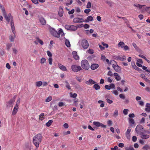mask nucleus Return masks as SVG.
Masks as SVG:
<instances>
[{
    "label": "nucleus",
    "mask_w": 150,
    "mask_h": 150,
    "mask_svg": "<svg viewBox=\"0 0 150 150\" xmlns=\"http://www.w3.org/2000/svg\"><path fill=\"white\" fill-rule=\"evenodd\" d=\"M102 103L100 105V107H104L105 104L103 103V102L101 100H99L98 101V103Z\"/></svg>",
    "instance_id": "obj_35"
},
{
    "label": "nucleus",
    "mask_w": 150,
    "mask_h": 150,
    "mask_svg": "<svg viewBox=\"0 0 150 150\" xmlns=\"http://www.w3.org/2000/svg\"><path fill=\"white\" fill-rule=\"evenodd\" d=\"M85 83L86 84L88 85H92L95 84L96 82L94 81L92 79H90L89 80L86 81Z\"/></svg>",
    "instance_id": "obj_12"
},
{
    "label": "nucleus",
    "mask_w": 150,
    "mask_h": 150,
    "mask_svg": "<svg viewBox=\"0 0 150 150\" xmlns=\"http://www.w3.org/2000/svg\"><path fill=\"white\" fill-rule=\"evenodd\" d=\"M52 122L53 121L52 120H49L48 122L46 123V126L47 127H49L51 125Z\"/></svg>",
    "instance_id": "obj_30"
},
{
    "label": "nucleus",
    "mask_w": 150,
    "mask_h": 150,
    "mask_svg": "<svg viewBox=\"0 0 150 150\" xmlns=\"http://www.w3.org/2000/svg\"><path fill=\"white\" fill-rule=\"evenodd\" d=\"M126 150H134L133 147L132 146H130Z\"/></svg>",
    "instance_id": "obj_64"
},
{
    "label": "nucleus",
    "mask_w": 150,
    "mask_h": 150,
    "mask_svg": "<svg viewBox=\"0 0 150 150\" xmlns=\"http://www.w3.org/2000/svg\"><path fill=\"white\" fill-rule=\"evenodd\" d=\"M123 48H124V50L125 51H126L129 49V47L127 45L124 46Z\"/></svg>",
    "instance_id": "obj_60"
},
{
    "label": "nucleus",
    "mask_w": 150,
    "mask_h": 150,
    "mask_svg": "<svg viewBox=\"0 0 150 150\" xmlns=\"http://www.w3.org/2000/svg\"><path fill=\"white\" fill-rule=\"evenodd\" d=\"M83 22L84 20L82 18H75L73 19V22L74 23H81Z\"/></svg>",
    "instance_id": "obj_9"
},
{
    "label": "nucleus",
    "mask_w": 150,
    "mask_h": 150,
    "mask_svg": "<svg viewBox=\"0 0 150 150\" xmlns=\"http://www.w3.org/2000/svg\"><path fill=\"white\" fill-rule=\"evenodd\" d=\"M88 52L90 54H93V50L92 49H89L88 50Z\"/></svg>",
    "instance_id": "obj_62"
},
{
    "label": "nucleus",
    "mask_w": 150,
    "mask_h": 150,
    "mask_svg": "<svg viewBox=\"0 0 150 150\" xmlns=\"http://www.w3.org/2000/svg\"><path fill=\"white\" fill-rule=\"evenodd\" d=\"M70 95L71 97L74 98H76L77 96V95L76 93H74V94H73L72 93H70Z\"/></svg>",
    "instance_id": "obj_33"
},
{
    "label": "nucleus",
    "mask_w": 150,
    "mask_h": 150,
    "mask_svg": "<svg viewBox=\"0 0 150 150\" xmlns=\"http://www.w3.org/2000/svg\"><path fill=\"white\" fill-rule=\"evenodd\" d=\"M47 55L48 56L50 57H51L52 56V54L49 51H47Z\"/></svg>",
    "instance_id": "obj_56"
},
{
    "label": "nucleus",
    "mask_w": 150,
    "mask_h": 150,
    "mask_svg": "<svg viewBox=\"0 0 150 150\" xmlns=\"http://www.w3.org/2000/svg\"><path fill=\"white\" fill-rule=\"evenodd\" d=\"M42 138V135L40 134H38L33 137V143L37 148L38 147L39 144L41 142Z\"/></svg>",
    "instance_id": "obj_1"
},
{
    "label": "nucleus",
    "mask_w": 150,
    "mask_h": 150,
    "mask_svg": "<svg viewBox=\"0 0 150 150\" xmlns=\"http://www.w3.org/2000/svg\"><path fill=\"white\" fill-rule=\"evenodd\" d=\"M102 44L103 46L105 47L106 48H108V45L107 44L105 43L104 42H102Z\"/></svg>",
    "instance_id": "obj_53"
},
{
    "label": "nucleus",
    "mask_w": 150,
    "mask_h": 150,
    "mask_svg": "<svg viewBox=\"0 0 150 150\" xmlns=\"http://www.w3.org/2000/svg\"><path fill=\"white\" fill-rule=\"evenodd\" d=\"M18 109L16 108H14L12 112V115H14L16 114L18 111Z\"/></svg>",
    "instance_id": "obj_26"
},
{
    "label": "nucleus",
    "mask_w": 150,
    "mask_h": 150,
    "mask_svg": "<svg viewBox=\"0 0 150 150\" xmlns=\"http://www.w3.org/2000/svg\"><path fill=\"white\" fill-rule=\"evenodd\" d=\"M58 67L61 70L63 71H66L67 70L66 67L60 64H58Z\"/></svg>",
    "instance_id": "obj_17"
},
{
    "label": "nucleus",
    "mask_w": 150,
    "mask_h": 150,
    "mask_svg": "<svg viewBox=\"0 0 150 150\" xmlns=\"http://www.w3.org/2000/svg\"><path fill=\"white\" fill-rule=\"evenodd\" d=\"M65 83L66 84V87L69 90H70L71 89V88L68 82L67 81H65Z\"/></svg>",
    "instance_id": "obj_25"
},
{
    "label": "nucleus",
    "mask_w": 150,
    "mask_h": 150,
    "mask_svg": "<svg viewBox=\"0 0 150 150\" xmlns=\"http://www.w3.org/2000/svg\"><path fill=\"white\" fill-rule=\"evenodd\" d=\"M51 34L55 37L59 38L60 37V35L58 34V32L54 29H52L51 31Z\"/></svg>",
    "instance_id": "obj_10"
},
{
    "label": "nucleus",
    "mask_w": 150,
    "mask_h": 150,
    "mask_svg": "<svg viewBox=\"0 0 150 150\" xmlns=\"http://www.w3.org/2000/svg\"><path fill=\"white\" fill-rule=\"evenodd\" d=\"M99 67V65L97 64H94L91 65V69L92 70H94L98 68Z\"/></svg>",
    "instance_id": "obj_14"
},
{
    "label": "nucleus",
    "mask_w": 150,
    "mask_h": 150,
    "mask_svg": "<svg viewBox=\"0 0 150 150\" xmlns=\"http://www.w3.org/2000/svg\"><path fill=\"white\" fill-rule=\"evenodd\" d=\"M110 88H113L114 89L115 87V85L113 83H111L109 86Z\"/></svg>",
    "instance_id": "obj_52"
},
{
    "label": "nucleus",
    "mask_w": 150,
    "mask_h": 150,
    "mask_svg": "<svg viewBox=\"0 0 150 150\" xmlns=\"http://www.w3.org/2000/svg\"><path fill=\"white\" fill-rule=\"evenodd\" d=\"M42 83L41 81H38L36 83V86L37 87H40L42 86Z\"/></svg>",
    "instance_id": "obj_31"
},
{
    "label": "nucleus",
    "mask_w": 150,
    "mask_h": 150,
    "mask_svg": "<svg viewBox=\"0 0 150 150\" xmlns=\"http://www.w3.org/2000/svg\"><path fill=\"white\" fill-rule=\"evenodd\" d=\"M66 29L72 31H75L77 29L76 26L73 25H66L65 26Z\"/></svg>",
    "instance_id": "obj_3"
},
{
    "label": "nucleus",
    "mask_w": 150,
    "mask_h": 150,
    "mask_svg": "<svg viewBox=\"0 0 150 150\" xmlns=\"http://www.w3.org/2000/svg\"><path fill=\"white\" fill-rule=\"evenodd\" d=\"M85 29H87L89 28L90 26L89 25L87 24H85L83 26Z\"/></svg>",
    "instance_id": "obj_54"
},
{
    "label": "nucleus",
    "mask_w": 150,
    "mask_h": 150,
    "mask_svg": "<svg viewBox=\"0 0 150 150\" xmlns=\"http://www.w3.org/2000/svg\"><path fill=\"white\" fill-rule=\"evenodd\" d=\"M131 130V129L130 127H128L125 133L130 134Z\"/></svg>",
    "instance_id": "obj_59"
},
{
    "label": "nucleus",
    "mask_w": 150,
    "mask_h": 150,
    "mask_svg": "<svg viewBox=\"0 0 150 150\" xmlns=\"http://www.w3.org/2000/svg\"><path fill=\"white\" fill-rule=\"evenodd\" d=\"M108 125L109 126H111L112 124V122L111 120H109L107 122Z\"/></svg>",
    "instance_id": "obj_49"
},
{
    "label": "nucleus",
    "mask_w": 150,
    "mask_h": 150,
    "mask_svg": "<svg viewBox=\"0 0 150 150\" xmlns=\"http://www.w3.org/2000/svg\"><path fill=\"white\" fill-rule=\"evenodd\" d=\"M144 129V127L141 125H138L135 129V130L137 133H139V131H142Z\"/></svg>",
    "instance_id": "obj_7"
},
{
    "label": "nucleus",
    "mask_w": 150,
    "mask_h": 150,
    "mask_svg": "<svg viewBox=\"0 0 150 150\" xmlns=\"http://www.w3.org/2000/svg\"><path fill=\"white\" fill-rule=\"evenodd\" d=\"M44 113H41L39 116V119L41 120H43L44 119Z\"/></svg>",
    "instance_id": "obj_29"
},
{
    "label": "nucleus",
    "mask_w": 150,
    "mask_h": 150,
    "mask_svg": "<svg viewBox=\"0 0 150 150\" xmlns=\"http://www.w3.org/2000/svg\"><path fill=\"white\" fill-rule=\"evenodd\" d=\"M93 87L96 90H99L100 88V86L97 84H94L93 86Z\"/></svg>",
    "instance_id": "obj_20"
},
{
    "label": "nucleus",
    "mask_w": 150,
    "mask_h": 150,
    "mask_svg": "<svg viewBox=\"0 0 150 150\" xmlns=\"http://www.w3.org/2000/svg\"><path fill=\"white\" fill-rule=\"evenodd\" d=\"M131 65L132 66L134 69L138 71H142V70L141 69L138 68L136 65L134 61H132L131 62Z\"/></svg>",
    "instance_id": "obj_11"
},
{
    "label": "nucleus",
    "mask_w": 150,
    "mask_h": 150,
    "mask_svg": "<svg viewBox=\"0 0 150 150\" xmlns=\"http://www.w3.org/2000/svg\"><path fill=\"white\" fill-rule=\"evenodd\" d=\"M119 97L121 98L122 99H124L125 98V96L122 94H120Z\"/></svg>",
    "instance_id": "obj_48"
},
{
    "label": "nucleus",
    "mask_w": 150,
    "mask_h": 150,
    "mask_svg": "<svg viewBox=\"0 0 150 150\" xmlns=\"http://www.w3.org/2000/svg\"><path fill=\"white\" fill-rule=\"evenodd\" d=\"M115 79L117 81H119L121 79V78L119 75L115 77Z\"/></svg>",
    "instance_id": "obj_58"
},
{
    "label": "nucleus",
    "mask_w": 150,
    "mask_h": 150,
    "mask_svg": "<svg viewBox=\"0 0 150 150\" xmlns=\"http://www.w3.org/2000/svg\"><path fill=\"white\" fill-rule=\"evenodd\" d=\"M87 18L88 19L89 21H92L93 20V18L91 16H88V17H87Z\"/></svg>",
    "instance_id": "obj_40"
},
{
    "label": "nucleus",
    "mask_w": 150,
    "mask_h": 150,
    "mask_svg": "<svg viewBox=\"0 0 150 150\" xmlns=\"http://www.w3.org/2000/svg\"><path fill=\"white\" fill-rule=\"evenodd\" d=\"M14 102L13 100L12 101V100H10L8 101L6 103V106L7 107L12 106Z\"/></svg>",
    "instance_id": "obj_13"
},
{
    "label": "nucleus",
    "mask_w": 150,
    "mask_h": 150,
    "mask_svg": "<svg viewBox=\"0 0 150 150\" xmlns=\"http://www.w3.org/2000/svg\"><path fill=\"white\" fill-rule=\"evenodd\" d=\"M12 45L11 44L8 43L6 45V49L7 50H9L11 47H12Z\"/></svg>",
    "instance_id": "obj_37"
},
{
    "label": "nucleus",
    "mask_w": 150,
    "mask_h": 150,
    "mask_svg": "<svg viewBox=\"0 0 150 150\" xmlns=\"http://www.w3.org/2000/svg\"><path fill=\"white\" fill-rule=\"evenodd\" d=\"M100 123H101L99 122L95 121L93 122V125L97 127H99L100 126Z\"/></svg>",
    "instance_id": "obj_22"
},
{
    "label": "nucleus",
    "mask_w": 150,
    "mask_h": 150,
    "mask_svg": "<svg viewBox=\"0 0 150 150\" xmlns=\"http://www.w3.org/2000/svg\"><path fill=\"white\" fill-rule=\"evenodd\" d=\"M39 20L42 24L45 25L46 24V21L43 18H40Z\"/></svg>",
    "instance_id": "obj_18"
},
{
    "label": "nucleus",
    "mask_w": 150,
    "mask_h": 150,
    "mask_svg": "<svg viewBox=\"0 0 150 150\" xmlns=\"http://www.w3.org/2000/svg\"><path fill=\"white\" fill-rule=\"evenodd\" d=\"M106 101L107 103L109 104H111L113 103V101L110 99L107 98L106 99Z\"/></svg>",
    "instance_id": "obj_46"
},
{
    "label": "nucleus",
    "mask_w": 150,
    "mask_h": 150,
    "mask_svg": "<svg viewBox=\"0 0 150 150\" xmlns=\"http://www.w3.org/2000/svg\"><path fill=\"white\" fill-rule=\"evenodd\" d=\"M137 137L136 136H133L132 140L133 142H136L137 140Z\"/></svg>",
    "instance_id": "obj_51"
},
{
    "label": "nucleus",
    "mask_w": 150,
    "mask_h": 150,
    "mask_svg": "<svg viewBox=\"0 0 150 150\" xmlns=\"http://www.w3.org/2000/svg\"><path fill=\"white\" fill-rule=\"evenodd\" d=\"M59 16L60 17H62L63 14V8L61 7H60L59 8V11L58 13Z\"/></svg>",
    "instance_id": "obj_16"
},
{
    "label": "nucleus",
    "mask_w": 150,
    "mask_h": 150,
    "mask_svg": "<svg viewBox=\"0 0 150 150\" xmlns=\"http://www.w3.org/2000/svg\"><path fill=\"white\" fill-rule=\"evenodd\" d=\"M11 27L12 30L13 32V33L14 34H15L16 32H15V28L14 25L11 26Z\"/></svg>",
    "instance_id": "obj_43"
},
{
    "label": "nucleus",
    "mask_w": 150,
    "mask_h": 150,
    "mask_svg": "<svg viewBox=\"0 0 150 150\" xmlns=\"http://www.w3.org/2000/svg\"><path fill=\"white\" fill-rule=\"evenodd\" d=\"M82 68L85 70H88L90 68V65L88 61L86 59L82 60L81 63Z\"/></svg>",
    "instance_id": "obj_2"
},
{
    "label": "nucleus",
    "mask_w": 150,
    "mask_h": 150,
    "mask_svg": "<svg viewBox=\"0 0 150 150\" xmlns=\"http://www.w3.org/2000/svg\"><path fill=\"white\" fill-rule=\"evenodd\" d=\"M81 45L84 49H86L89 46V44L88 42L86 40H83L81 41Z\"/></svg>",
    "instance_id": "obj_5"
},
{
    "label": "nucleus",
    "mask_w": 150,
    "mask_h": 150,
    "mask_svg": "<svg viewBox=\"0 0 150 150\" xmlns=\"http://www.w3.org/2000/svg\"><path fill=\"white\" fill-rule=\"evenodd\" d=\"M125 45V43L121 41L119 43L118 46L119 47H120L121 48H123Z\"/></svg>",
    "instance_id": "obj_21"
},
{
    "label": "nucleus",
    "mask_w": 150,
    "mask_h": 150,
    "mask_svg": "<svg viewBox=\"0 0 150 150\" xmlns=\"http://www.w3.org/2000/svg\"><path fill=\"white\" fill-rule=\"evenodd\" d=\"M134 6L136 7H137V8H139V9H140L144 5H141L139 4H134Z\"/></svg>",
    "instance_id": "obj_24"
},
{
    "label": "nucleus",
    "mask_w": 150,
    "mask_h": 150,
    "mask_svg": "<svg viewBox=\"0 0 150 150\" xmlns=\"http://www.w3.org/2000/svg\"><path fill=\"white\" fill-rule=\"evenodd\" d=\"M132 45L136 50H139V48L138 47L137 45L136 44L133 43H132Z\"/></svg>",
    "instance_id": "obj_44"
},
{
    "label": "nucleus",
    "mask_w": 150,
    "mask_h": 150,
    "mask_svg": "<svg viewBox=\"0 0 150 150\" xmlns=\"http://www.w3.org/2000/svg\"><path fill=\"white\" fill-rule=\"evenodd\" d=\"M145 122V119L144 117H143L141 119L140 122V123L141 124L142 123H144Z\"/></svg>",
    "instance_id": "obj_57"
},
{
    "label": "nucleus",
    "mask_w": 150,
    "mask_h": 150,
    "mask_svg": "<svg viewBox=\"0 0 150 150\" xmlns=\"http://www.w3.org/2000/svg\"><path fill=\"white\" fill-rule=\"evenodd\" d=\"M65 45L67 47H69L70 46V44L69 41L67 39L65 40Z\"/></svg>",
    "instance_id": "obj_23"
},
{
    "label": "nucleus",
    "mask_w": 150,
    "mask_h": 150,
    "mask_svg": "<svg viewBox=\"0 0 150 150\" xmlns=\"http://www.w3.org/2000/svg\"><path fill=\"white\" fill-rule=\"evenodd\" d=\"M118 115V110H115L114 113L113 114V116L115 117H117Z\"/></svg>",
    "instance_id": "obj_32"
},
{
    "label": "nucleus",
    "mask_w": 150,
    "mask_h": 150,
    "mask_svg": "<svg viewBox=\"0 0 150 150\" xmlns=\"http://www.w3.org/2000/svg\"><path fill=\"white\" fill-rule=\"evenodd\" d=\"M112 67L116 71L120 73L121 72L120 67L118 66L117 64L116 65L113 64Z\"/></svg>",
    "instance_id": "obj_8"
},
{
    "label": "nucleus",
    "mask_w": 150,
    "mask_h": 150,
    "mask_svg": "<svg viewBox=\"0 0 150 150\" xmlns=\"http://www.w3.org/2000/svg\"><path fill=\"white\" fill-rule=\"evenodd\" d=\"M74 12V10L72 9L71 11L68 12V14L69 15L73 13Z\"/></svg>",
    "instance_id": "obj_61"
},
{
    "label": "nucleus",
    "mask_w": 150,
    "mask_h": 150,
    "mask_svg": "<svg viewBox=\"0 0 150 150\" xmlns=\"http://www.w3.org/2000/svg\"><path fill=\"white\" fill-rule=\"evenodd\" d=\"M105 88L106 89L108 90H110L111 89V88H110V86L107 85H106L105 86Z\"/></svg>",
    "instance_id": "obj_55"
},
{
    "label": "nucleus",
    "mask_w": 150,
    "mask_h": 150,
    "mask_svg": "<svg viewBox=\"0 0 150 150\" xmlns=\"http://www.w3.org/2000/svg\"><path fill=\"white\" fill-rule=\"evenodd\" d=\"M52 99V97L51 96H49L45 100V101L46 102H48L50 101Z\"/></svg>",
    "instance_id": "obj_38"
},
{
    "label": "nucleus",
    "mask_w": 150,
    "mask_h": 150,
    "mask_svg": "<svg viewBox=\"0 0 150 150\" xmlns=\"http://www.w3.org/2000/svg\"><path fill=\"white\" fill-rule=\"evenodd\" d=\"M72 54L74 58L76 60H78L79 59V57L77 55V53L76 51H73Z\"/></svg>",
    "instance_id": "obj_15"
},
{
    "label": "nucleus",
    "mask_w": 150,
    "mask_h": 150,
    "mask_svg": "<svg viewBox=\"0 0 150 150\" xmlns=\"http://www.w3.org/2000/svg\"><path fill=\"white\" fill-rule=\"evenodd\" d=\"M114 58L115 59H117V60H120V61L121 60V57H120L119 56H114Z\"/></svg>",
    "instance_id": "obj_41"
},
{
    "label": "nucleus",
    "mask_w": 150,
    "mask_h": 150,
    "mask_svg": "<svg viewBox=\"0 0 150 150\" xmlns=\"http://www.w3.org/2000/svg\"><path fill=\"white\" fill-rule=\"evenodd\" d=\"M149 149H150V146L147 144L146 145L142 147V149L144 150H147Z\"/></svg>",
    "instance_id": "obj_28"
},
{
    "label": "nucleus",
    "mask_w": 150,
    "mask_h": 150,
    "mask_svg": "<svg viewBox=\"0 0 150 150\" xmlns=\"http://www.w3.org/2000/svg\"><path fill=\"white\" fill-rule=\"evenodd\" d=\"M46 62V59L44 58H42L40 61V63L42 64H43L44 63H45Z\"/></svg>",
    "instance_id": "obj_39"
},
{
    "label": "nucleus",
    "mask_w": 150,
    "mask_h": 150,
    "mask_svg": "<svg viewBox=\"0 0 150 150\" xmlns=\"http://www.w3.org/2000/svg\"><path fill=\"white\" fill-rule=\"evenodd\" d=\"M72 70L75 72H77L79 71L83 70V69L80 66L73 65L71 67Z\"/></svg>",
    "instance_id": "obj_4"
},
{
    "label": "nucleus",
    "mask_w": 150,
    "mask_h": 150,
    "mask_svg": "<svg viewBox=\"0 0 150 150\" xmlns=\"http://www.w3.org/2000/svg\"><path fill=\"white\" fill-rule=\"evenodd\" d=\"M118 147L117 146H115L114 148H111V150H118Z\"/></svg>",
    "instance_id": "obj_63"
},
{
    "label": "nucleus",
    "mask_w": 150,
    "mask_h": 150,
    "mask_svg": "<svg viewBox=\"0 0 150 150\" xmlns=\"http://www.w3.org/2000/svg\"><path fill=\"white\" fill-rule=\"evenodd\" d=\"M0 7L2 11L3 14L4 13L5 14L6 13L5 10L3 6L2 5L0 4Z\"/></svg>",
    "instance_id": "obj_27"
},
{
    "label": "nucleus",
    "mask_w": 150,
    "mask_h": 150,
    "mask_svg": "<svg viewBox=\"0 0 150 150\" xmlns=\"http://www.w3.org/2000/svg\"><path fill=\"white\" fill-rule=\"evenodd\" d=\"M91 11L90 9H86L84 11V12L86 14H88Z\"/></svg>",
    "instance_id": "obj_47"
},
{
    "label": "nucleus",
    "mask_w": 150,
    "mask_h": 150,
    "mask_svg": "<svg viewBox=\"0 0 150 150\" xmlns=\"http://www.w3.org/2000/svg\"><path fill=\"white\" fill-rule=\"evenodd\" d=\"M128 109H125L124 110L123 112L124 114L126 115L128 114Z\"/></svg>",
    "instance_id": "obj_42"
},
{
    "label": "nucleus",
    "mask_w": 150,
    "mask_h": 150,
    "mask_svg": "<svg viewBox=\"0 0 150 150\" xmlns=\"http://www.w3.org/2000/svg\"><path fill=\"white\" fill-rule=\"evenodd\" d=\"M49 64L50 65L52 64V57H50L48 59Z\"/></svg>",
    "instance_id": "obj_45"
},
{
    "label": "nucleus",
    "mask_w": 150,
    "mask_h": 150,
    "mask_svg": "<svg viewBox=\"0 0 150 150\" xmlns=\"http://www.w3.org/2000/svg\"><path fill=\"white\" fill-rule=\"evenodd\" d=\"M91 4L90 2H88L86 6V8H90L91 7Z\"/></svg>",
    "instance_id": "obj_36"
},
{
    "label": "nucleus",
    "mask_w": 150,
    "mask_h": 150,
    "mask_svg": "<svg viewBox=\"0 0 150 150\" xmlns=\"http://www.w3.org/2000/svg\"><path fill=\"white\" fill-rule=\"evenodd\" d=\"M129 123L130 124H133L134 123V120L132 118H129Z\"/></svg>",
    "instance_id": "obj_34"
},
{
    "label": "nucleus",
    "mask_w": 150,
    "mask_h": 150,
    "mask_svg": "<svg viewBox=\"0 0 150 150\" xmlns=\"http://www.w3.org/2000/svg\"><path fill=\"white\" fill-rule=\"evenodd\" d=\"M3 16L6 20L8 22H9L10 20L13 19L12 16L11 15V13L8 14V16H7L6 13L4 14Z\"/></svg>",
    "instance_id": "obj_6"
},
{
    "label": "nucleus",
    "mask_w": 150,
    "mask_h": 150,
    "mask_svg": "<svg viewBox=\"0 0 150 150\" xmlns=\"http://www.w3.org/2000/svg\"><path fill=\"white\" fill-rule=\"evenodd\" d=\"M125 135L127 137V138L128 139H129L130 138V134L128 133H125Z\"/></svg>",
    "instance_id": "obj_50"
},
{
    "label": "nucleus",
    "mask_w": 150,
    "mask_h": 150,
    "mask_svg": "<svg viewBox=\"0 0 150 150\" xmlns=\"http://www.w3.org/2000/svg\"><path fill=\"white\" fill-rule=\"evenodd\" d=\"M140 137L142 139H146L149 137V135L148 134H144V135H141Z\"/></svg>",
    "instance_id": "obj_19"
}]
</instances>
